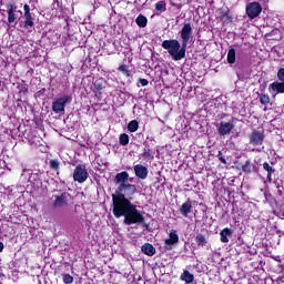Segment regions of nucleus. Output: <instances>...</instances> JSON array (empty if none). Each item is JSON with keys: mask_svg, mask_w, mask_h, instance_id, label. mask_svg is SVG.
Returning a JSON list of instances; mask_svg holds the SVG:
<instances>
[{"mask_svg": "<svg viewBox=\"0 0 284 284\" xmlns=\"http://www.w3.org/2000/svg\"><path fill=\"white\" fill-rule=\"evenodd\" d=\"M112 205L113 216L115 219L123 216L125 225H145V216L136 210V204H133L125 195L115 197Z\"/></svg>", "mask_w": 284, "mask_h": 284, "instance_id": "f257e3e1", "label": "nucleus"}, {"mask_svg": "<svg viewBox=\"0 0 284 284\" xmlns=\"http://www.w3.org/2000/svg\"><path fill=\"white\" fill-rule=\"evenodd\" d=\"M128 181H130V173H128V171H122L114 176L113 183L119 186L115 193L111 195L112 203H114V200L119 199L120 195L125 196V194L123 193L125 192V190L130 192L131 195L136 194V185L130 184L128 183Z\"/></svg>", "mask_w": 284, "mask_h": 284, "instance_id": "f03ea898", "label": "nucleus"}, {"mask_svg": "<svg viewBox=\"0 0 284 284\" xmlns=\"http://www.w3.org/2000/svg\"><path fill=\"white\" fill-rule=\"evenodd\" d=\"M163 50H168L170 57H172L173 61H181V59H185V52L187 47L176 39L164 40L162 42Z\"/></svg>", "mask_w": 284, "mask_h": 284, "instance_id": "7ed1b4c3", "label": "nucleus"}, {"mask_svg": "<svg viewBox=\"0 0 284 284\" xmlns=\"http://www.w3.org/2000/svg\"><path fill=\"white\" fill-rule=\"evenodd\" d=\"M1 12L2 14L3 12L7 13V23L11 28H14L19 20H21V17H23V11H21L14 2H7L4 9H1Z\"/></svg>", "mask_w": 284, "mask_h": 284, "instance_id": "20e7f679", "label": "nucleus"}, {"mask_svg": "<svg viewBox=\"0 0 284 284\" xmlns=\"http://www.w3.org/2000/svg\"><path fill=\"white\" fill-rule=\"evenodd\" d=\"M276 77L277 81H274L268 85V92L273 94V97H276V94H284V68L278 69Z\"/></svg>", "mask_w": 284, "mask_h": 284, "instance_id": "39448f33", "label": "nucleus"}, {"mask_svg": "<svg viewBox=\"0 0 284 284\" xmlns=\"http://www.w3.org/2000/svg\"><path fill=\"white\" fill-rule=\"evenodd\" d=\"M89 178L90 173H88L85 164H78L73 170V181H75V183H85Z\"/></svg>", "mask_w": 284, "mask_h": 284, "instance_id": "423d86ee", "label": "nucleus"}, {"mask_svg": "<svg viewBox=\"0 0 284 284\" xmlns=\"http://www.w3.org/2000/svg\"><path fill=\"white\" fill-rule=\"evenodd\" d=\"M263 141H265V131L253 130L248 133V143L253 148L263 145Z\"/></svg>", "mask_w": 284, "mask_h": 284, "instance_id": "0eeeda50", "label": "nucleus"}, {"mask_svg": "<svg viewBox=\"0 0 284 284\" xmlns=\"http://www.w3.org/2000/svg\"><path fill=\"white\" fill-rule=\"evenodd\" d=\"M261 12H263V7L261 6V2L254 1L250 2L246 6V14L251 20L256 19V17L261 14Z\"/></svg>", "mask_w": 284, "mask_h": 284, "instance_id": "6e6552de", "label": "nucleus"}, {"mask_svg": "<svg viewBox=\"0 0 284 284\" xmlns=\"http://www.w3.org/2000/svg\"><path fill=\"white\" fill-rule=\"evenodd\" d=\"M234 121H221L216 124L217 134L220 136H227V134H230L232 130H234Z\"/></svg>", "mask_w": 284, "mask_h": 284, "instance_id": "1a4fd4ad", "label": "nucleus"}, {"mask_svg": "<svg viewBox=\"0 0 284 284\" xmlns=\"http://www.w3.org/2000/svg\"><path fill=\"white\" fill-rule=\"evenodd\" d=\"M70 103V95H64L62 98L57 99L52 103V110L55 114L59 112H65V104Z\"/></svg>", "mask_w": 284, "mask_h": 284, "instance_id": "9d476101", "label": "nucleus"}, {"mask_svg": "<svg viewBox=\"0 0 284 284\" xmlns=\"http://www.w3.org/2000/svg\"><path fill=\"white\" fill-rule=\"evenodd\" d=\"M180 37L182 39V43L187 48V43H190V39H192V23H184L180 31Z\"/></svg>", "mask_w": 284, "mask_h": 284, "instance_id": "9b49d317", "label": "nucleus"}, {"mask_svg": "<svg viewBox=\"0 0 284 284\" xmlns=\"http://www.w3.org/2000/svg\"><path fill=\"white\" fill-rule=\"evenodd\" d=\"M70 193L63 192L60 195L55 196L53 202V207H65L70 201Z\"/></svg>", "mask_w": 284, "mask_h": 284, "instance_id": "f8f14e48", "label": "nucleus"}, {"mask_svg": "<svg viewBox=\"0 0 284 284\" xmlns=\"http://www.w3.org/2000/svg\"><path fill=\"white\" fill-rule=\"evenodd\" d=\"M23 11H24L23 28L24 30H28V28H32L34 26V17H32V12H30V7L28 4L23 6Z\"/></svg>", "mask_w": 284, "mask_h": 284, "instance_id": "ddd939ff", "label": "nucleus"}, {"mask_svg": "<svg viewBox=\"0 0 284 284\" xmlns=\"http://www.w3.org/2000/svg\"><path fill=\"white\" fill-rule=\"evenodd\" d=\"M176 243H179V233H176V230H172L169 239L164 241V250H173L172 245H176Z\"/></svg>", "mask_w": 284, "mask_h": 284, "instance_id": "4468645a", "label": "nucleus"}, {"mask_svg": "<svg viewBox=\"0 0 284 284\" xmlns=\"http://www.w3.org/2000/svg\"><path fill=\"white\" fill-rule=\"evenodd\" d=\"M134 174L138 179H141L142 181H145L148 179V174L150 173L148 171V166L143 164H136L133 166Z\"/></svg>", "mask_w": 284, "mask_h": 284, "instance_id": "2eb2a0df", "label": "nucleus"}, {"mask_svg": "<svg viewBox=\"0 0 284 284\" xmlns=\"http://www.w3.org/2000/svg\"><path fill=\"white\" fill-rule=\"evenodd\" d=\"M105 88V84L103 82V78H99L93 82V92L95 93V97H101L103 94V90Z\"/></svg>", "mask_w": 284, "mask_h": 284, "instance_id": "dca6fc26", "label": "nucleus"}, {"mask_svg": "<svg viewBox=\"0 0 284 284\" xmlns=\"http://www.w3.org/2000/svg\"><path fill=\"white\" fill-rule=\"evenodd\" d=\"M192 212V200L187 199V201L185 203H183L180 207V214L182 216H190V213Z\"/></svg>", "mask_w": 284, "mask_h": 284, "instance_id": "f3484780", "label": "nucleus"}, {"mask_svg": "<svg viewBox=\"0 0 284 284\" xmlns=\"http://www.w3.org/2000/svg\"><path fill=\"white\" fill-rule=\"evenodd\" d=\"M141 252H143L145 256H154V254H156V247H154V245L151 243H144L141 246Z\"/></svg>", "mask_w": 284, "mask_h": 284, "instance_id": "a211bd4d", "label": "nucleus"}, {"mask_svg": "<svg viewBox=\"0 0 284 284\" xmlns=\"http://www.w3.org/2000/svg\"><path fill=\"white\" fill-rule=\"evenodd\" d=\"M232 234H234V232L232 231V229H223L221 232H220V241L222 243H230V239L227 236H232Z\"/></svg>", "mask_w": 284, "mask_h": 284, "instance_id": "6ab92c4d", "label": "nucleus"}, {"mask_svg": "<svg viewBox=\"0 0 284 284\" xmlns=\"http://www.w3.org/2000/svg\"><path fill=\"white\" fill-rule=\"evenodd\" d=\"M219 19L223 23H232V14L230 13V10H221L219 13Z\"/></svg>", "mask_w": 284, "mask_h": 284, "instance_id": "aec40b11", "label": "nucleus"}, {"mask_svg": "<svg viewBox=\"0 0 284 284\" xmlns=\"http://www.w3.org/2000/svg\"><path fill=\"white\" fill-rule=\"evenodd\" d=\"M180 278L181 281H184V283L186 284L194 283V275L190 273V271L187 270L183 271Z\"/></svg>", "mask_w": 284, "mask_h": 284, "instance_id": "412c9836", "label": "nucleus"}, {"mask_svg": "<svg viewBox=\"0 0 284 284\" xmlns=\"http://www.w3.org/2000/svg\"><path fill=\"white\" fill-rule=\"evenodd\" d=\"M263 170H265L267 172V181L270 183H272V174H274V172H276V169L272 168V165H270V163L264 162Z\"/></svg>", "mask_w": 284, "mask_h": 284, "instance_id": "4be33fe9", "label": "nucleus"}, {"mask_svg": "<svg viewBox=\"0 0 284 284\" xmlns=\"http://www.w3.org/2000/svg\"><path fill=\"white\" fill-rule=\"evenodd\" d=\"M252 168L256 169L255 164H252V161L246 160L242 165V172H244V174H252Z\"/></svg>", "mask_w": 284, "mask_h": 284, "instance_id": "5701e85b", "label": "nucleus"}, {"mask_svg": "<svg viewBox=\"0 0 284 284\" xmlns=\"http://www.w3.org/2000/svg\"><path fill=\"white\" fill-rule=\"evenodd\" d=\"M227 63L233 65V63H236V50L234 48H231L227 52Z\"/></svg>", "mask_w": 284, "mask_h": 284, "instance_id": "b1692460", "label": "nucleus"}, {"mask_svg": "<svg viewBox=\"0 0 284 284\" xmlns=\"http://www.w3.org/2000/svg\"><path fill=\"white\" fill-rule=\"evenodd\" d=\"M135 23L139 28H145L148 26V18L143 14H139L135 19Z\"/></svg>", "mask_w": 284, "mask_h": 284, "instance_id": "393cba45", "label": "nucleus"}, {"mask_svg": "<svg viewBox=\"0 0 284 284\" xmlns=\"http://www.w3.org/2000/svg\"><path fill=\"white\" fill-rule=\"evenodd\" d=\"M195 243L199 247H204V245H207V239H205V235L203 234H197L195 236Z\"/></svg>", "mask_w": 284, "mask_h": 284, "instance_id": "a878e982", "label": "nucleus"}, {"mask_svg": "<svg viewBox=\"0 0 284 284\" xmlns=\"http://www.w3.org/2000/svg\"><path fill=\"white\" fill-rule=\"evenodd\" d=\"M49 168L50 170H52L53 172H59L60 168H61V162H59V160H54L51 159L49 161Z\"/></svg>", "mask_w": 284, "mask_h": 284, "instance_id": "bb28decb", "label": "nucleus"}, {"mask_svg": "<svg viewBox=\"0 0 284 284\" xmlns=\"http://www.w3.org/2000/svg\"><path fill=\"white\" fill-rule=\"evenodd\" d=\"M128 131L134 133L139 130V121L132 120L128 123Z\"/></svg>", "mask_w": 284, "mask_h": 284, "instance_id": "cd10ccee", "label": "nucleus"}, {"mask_svg": "<svg viewBox=\"0 0 284 284\" xmlns=\"http://www.w3.org/2000/svg\"><path fill=\"white\" fill-rule=\"evenodd\" d=\"M155 10L158 12H165V10H168V4L165 3L164 0H161L155 3Z\"/></svg>", "mask_w": 284, "mask_h": 284, "instance_id": "c85d7f7f", "label": "nucleus"}, {"mask_svg": "<svg viewBox=\"0 0 284 284\" xmlns=\"http://www.w3.org/2000/svg\"><path fill=\"white\" fill-rule=\"evenodd\" d=\"M120 145H128L130 143V135L128 133H121L119 136Z\"/></svg>", "mask_w": 284, "mask_h": 284, "instance_id": "c756f323", "label": "nucleus"}, {"mask_svg": "<svg viewBox=\"0 0 284 284\" xmlns=\"http://www.w3.org/2000/svg\"><path fill=\"white\" fill-rule=\"evenodd\" d=\"M258 97H260V103L262 105H270V95L268 94L260 93Z\"/></svg>", "mask_w": 284, "mask_h": 284, "instance_id": "7c9ffc66", "label": "nucleus"}, {"mask_svg": "<svg viewBox=\"0 0 284 284\" xmlns=\"http://www.w3.org/2000/svg\"><path fill=\"white\" fill-rule=\"evenodd\" d=\"M118 70L121 72V74H123V77H126V79H129V77H131L130 73V69H128L126 64H121Z\"/></svg>", "mask_w": 284, "mask_h": 284, "instance_id": "2f4dec72", "label": "nucleus"}, {"mask_svg": "<svg viewBox=\"0 0 284 284\" xmlns=\"http://www.w3.org/2000/svg\"><path fill=\"white\" fill-rule=\"evenodd\" d=\"M62 281L64 284H72L74 283V277L70 275L69 273L62 274Z\"/></svg>", "mask_w": 284, "mask_h": 284, "instance_id": "473e14b6", "label": "nucleus"}, {"mask_svg": "<svg viewBox=\"0 0 284 284\" xmlns=\"http://www.w3.org/2000/svg\"><path fill=\"white\" fill-rule=\"evenodd\" d=\"M144 145L145 148H144L143 156H145V159H150V156H152V149L148 143H145Z\"/></svg>", "mask_w": 284, "mask_h": 284, "instance_id": "72a5a7b5", "label": "nucleus"}, {"mask_svg": "<svg viewBox=\"0 0 284 284\" xmlns=\"http://www.w3.org/2000/svg\"><path fill=\"white\" fill-rule=\"evenodd\" d=\"M217 159H219L220 162L223 163V165H227V160H225V156H223V152L222 151L217 152Z\"/></svg>", "mask_w": 284, "mask_h": 284, "instance_id": "f704fd0d", "label": "nucleus"}, {"mask_svg": "<svg viewBox=\"0 0 284 284\" xmlns=\"http://www.w3.org/2000/svg\"><path fill=\"white\" fill-rule=\"evenodd\" d=\"M138 82L142 85V88L150 85V81H148V79L140 78L138 79Z\"/></svg>", "mask_w": 284, "mask_h": 284, "instance_id": "c9c22d12", "label": "nucleus"}, {"mask_svg": "<svg viewBox=\"0 0 284 284\" xmlns=\"http://www.w3.org/2000/svg\"><path fill=\"white\" fill-rule=\"evenodd\" d=\"M20 92H23V94L28 93V84H22L20 87Z\"/></svg>", "mask_w": 284, "mask_h": 284, "instance_id": "e433bc0d", "label": "nucleus"}, {"mask_svg": "<svg viewBox=\"0 0 284 284\" xmlns=\"http://www.w3.org/2000/svg\"><path fill=\"white\" fill-rule=\"evenodd\" d=\"M0 252H3V242H0Z\"/></svg>", "mask_w": 284, "mask_h": 284, "instance_id": "4c0bfd02", "label": "nucleus"}, {"mask_svg": "<svg viewBox=\"0 0 284 284\" xmlns=\"http://www.w3.org/2000/svg\"><path fill=\"white\" fill-rule=\"evenodd\" d=\"M278 32V29H275L272 31L273 34H276Z\"/></svg>", "mask_w": 284, "mask_h": 284, "instance_id": "58836bf2", "label": "nucleus"}, {"mask_svg": "<svg viewBox=\"0 0 284 284\" xmlns=\"http://www.w3.org/2000/svg\"><path fill=\"white\" fill-rule=\"evenodd\" d=\"M278 194H280V195L283 194V191L280 190V191H278Z\"/></svg>", "mask_w": 284, "mask_h": 284, "instance_id": "ea45409f", "label": "nucleus"}]
</instances>
